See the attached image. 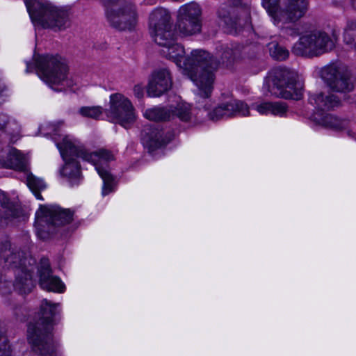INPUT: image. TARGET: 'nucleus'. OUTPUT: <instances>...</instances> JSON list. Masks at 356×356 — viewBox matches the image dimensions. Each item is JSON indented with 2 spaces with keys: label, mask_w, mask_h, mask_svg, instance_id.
Instances as JSON below:
<instances>
[{
  "label": "nucleus",
  "mask_w": 356,
  "mask_h": 356,
  "mask_svg": "<svg viewBox=\"0 0 356 356\" xmlns=\"http://www.w3.org/2000/svg\"><path fill=\"white\" fill-rule=\"evenodd\" d=\"M343 39L345 44L356 50V19H349L343 29Z\"/></svg>",
  "instance_id": "bb28decb"
},
{
  "label": "nucleus",
  "mask_w": 356,
  "mask_h": 356,
  "mask_svg": "<svg viewBox=\"0 0 356 356\" xmlns=\"http://www.w3.org/2000/svg\"><path fill=\"white\" fill-rule=\"evenodd\" d=\"M85 118H90L95 120L104 119L102 114L106 115L108 120L113 123L119 124L127 128L132 124L136 120L134 113H81Z\"/></svg>",
  "instance_id": "a211bd4d"
},
{
  "label": "nucleus",
  "mask_w": 356,
  "mask_h": 356,
  "mask_svg": "<svg viewBox=\"0 0 356 356\" xmlns=\"http://www.w3.org/2000/svg\"><path fill=\"white\" fill-rule=\"evenodd\" d=\"M37 229H38V235H40V237H44L42 234L40 233V228L39 227H37Z\"/></svg>",
  "instance_id": "a19ab883"
},
{
  "label": "nucleus",
  "mask_w": 356,
  "mask_h": 356,
  "mask_svg": "<svg viewBox=\"0 0 356 356\" xmlns=\"http://www.w3.org/2000/svg\"><path fill=\"white\" fill-rule=\"evenodd\" d=\"M280 113V114H281V115L282 116V115H284V114L285 113L282 112V113Z\"/></svg>",
  "instance_id": "37998d69"
},
{
  "label": "nucleus",
  "mask_w": 356,
  "mask_h": 356,
  "mask_svg": "<svg viewBox=\"0 0 356 356\" xmlns=\"http://www.w3.org/2000/svg\"><path fill=\"white\" fill-rule=\"evenodd\" d=\"M0 168L27 171L29 158L15 148H8L0 158Z\"/></svg>",
  "instance_id": "dca6fc26"
},
{
  "label": "nucleus",
  "mask_w": 356,
  "mask_h": 356,
  "mask_svg": "<svg viewBox=\"0 0 356 356\" xmlns=\"http://www.w3.org/2000/svg\"><path fill=\"white\" fill-rule=\"evenodd\" d=\"M56 146L65 161L60 174L67 177L71 184H77L81 179L80 165L76 158H81L92 163L102 179V195H106L113 191V176L104 167L108 162L115 159L112 152L103 148L90 152L78 139L70 135L64 136L60 143H56Z\"/></svg>",
  "instance_id": "f257e3e1"
},
{
  "label": "nucleus",
  "mask_w": 356,
  "mask_h": 356,
  "mask_svg": "<svg viewBox=\"0 0 356 356\" xmlns=\"http://www.w3.org/2000/svg\"><path fill=\"white\" fill-rule=\"evenodd\" d=\"M0 356H11V350L8 345V339L0 331Z\"/></svg>",
  "instance_id": "7c9ffc66"
},
{
  "label": "nucleus",
  "mask_w": 356,
  "mask_h": 356,
  "mask_svg": "<svg viewBox=\"0 0 356 356\" xmlns=\"http://www.w3.org/2000/svg\"><path fill=\"white\" fill-rule=\"evenodd\" d=\"M218 16L224 22L225 24H232V20L229 17V11L228 10L227 6H222L218 9Z\"/></svg>",
  "instance_id": "473e14b6"
},
{
  "label": "nucleus",
  "mask_w": 356,
  "mask_h": 356,
  "mask_svg": "<svg viewBox=\"0 0 356 356\" xmlns=\"http://www.w3.org/2000/svg\"><path fill=\"white\" fill-rule=\"evenodd\" d=\"M40 285L41 288L49 291L63 293L65 286L61 280L51 274L49 268H44L40 270Z\"/></svg>",
  "instance_id": "412c9836"
},
{
  "label": "nucleus",
  "mask_w": 356,
  "mask_h": 356,
  "mask_svg": "<svg viewBox=\"0 0 356 356\" xmlns=\"http://www.w3.org/2000/svg\"><path fill=\"white\" fill-rule=\"evenodd\" d=\"M233 56H234L233 51L230 49H227L222 54V56L221 58L222 63H225L230 62L233 59Z\"/></svg>",
  "instance_id": "f704fd0d"
},
{
  "label": "nucleus",
  "mask_w": 356,
  "mask_h": 356,
  "mask_svg": "<svg viewBox=\"0 0 356 356\" xmlns=\"http://www.w3.org/2000/svg\"><path fill=\"white\" fill-rule=\"evenodd\" d=\"M179 31L186 35H191L200 32L202 29V19H178Z\"/></svg>",
  "instance_id": "a878e982"
},
{
  "label": "nucleus",
  "mask_w": 356,
  "mask_h": 356,
  "mask_svg": "<svg viewBox=\"0 0 356 356\" xmlns=\"http://www.w3.org/2000/svg\"><path fill=\"white\" fill-rule=\"evenodd\" d=\"M320 75L327 86L334 92L348 93L355 88L352 73L347 66L341 63H332L324 66Z\"/></svg>",
  "instance_id": "0eeeda50"
},
{
  "label": "nucleus",
  "mask_w": 356,
  "mask_h": 356,
  "mask_svg": "<svg viewBox=\"0 0 356 356\" xmlns=\"http://www.w3.org/2000/svg\"><path fill=\"white\" fill-rule=\"evenodd\" d=\"M33 22L54 31L65 30L70 25L71 10L38 0H24Z\"/></svg>",
  "instance_id": "20e7f679"
},
{
  "label": "nucleus",
  "mask_w": 356,
  "mask_h": 356,
  "mask_svg": "<svg viewBox=\"0 0 356 356\" xmlns=\"http://www.w3.org/2000/svg\"><path fill=\"white\" fill-rule=\"evenodd\" d=\"M37 226L43 223L54 225H63L70 222L72 213L68 209H63L58 206H42L35 213Z\"/></svg>",
  "instance_id": "4468645a"
},
{
  "label": "nucleus",
  "mask_w": 356,
  "mask_h": 356,
  "mask_svg": "<svg viewBox=\"0 0 356 356\" xmlns=\"http://www.w3.org/2000/svg\"><path fill=\"white\" fill-rule=\"evenodd\" d=\"M29 65L27 64L26 72H29Z\"/></svg>",
  "instance_id": "79ce46f5"
},
{
  "label": "nucleus",
  "mask_w": 356,
  "mask_h": 356,
  "mask_svg": "<svg viewBox=\"0 0 356 356\" xmlns=\"http://www.w3.org/2000/svg\"><path fill=\"white\" fill-rule=\"evenodd\" d=\"M280 0H263V7L266 10L268 15L271 17L272 21L274 23V16L278 14L280 10L279 3Z\"/></svg>",
  "instance_id": "c756f323"
},
{
  "label": "nucleus",
  "mask_w": 356,
  "mask_h": 356,
  "mask_svg": "<svg viewBox=\"0 0 356 356\" xmlns=\"http://www.w3.org/2000/svg\"><path fill=\"white\" fill-rule=\"evenodd\" d=\"M282 10L274 16V24L284 29L287 35L296 36L298 30L294 23L302 17L307 11V0H286Z\"/></svg>",
  "instance_id": "1a4fd4ad"
},
{
  "label": "nucleus",
  "mask_w": 356,
  "mask_h": 356,
  "mask_svg": "<svg viewBox=\"0 0 356 356\" xmlns=\"http://www.w3.org/2000/svg\"><path fill=\"white\" fill-rule=\"evenodd\" d=\"M243 116H248V115H245V113H243Z\"/></svg>",
  "instance_id": "c03bdc74"
},
{
  "label": "nucleus",
  "mask_w": 356,
  "mask_h": 356,
  "mask_svg": "<svg viewBox=\"0 0 356 356\" xmlns=\"http://www.w3.org/2000/svg\"><path fill=\"white\" fill-rule=\"evenodd\" d=\"M202 19V10L195 3H190L180 7L178 11V19Z\"/></svg>",
  "instance_id": "393cba45"
},
{
  "label": "nucleus",
  "mask_w": 356,
  "mask_h": 356,
  "mask_svg": "<svg viewBox=\"0 0 356 356\" xmlns=\"http://www.w3.org/2000/svg\"><path fill=\"white\" fill-rule=\"evenodd\" d=\"M111 111H134V106L130 99L120 92L113 93L109 97Z\"/></svg>",
  "instance_id": "b1692460"
},
{
  "label": "nucleus",
  "mask_w": 356,
  "mask_h": 356,
  "mask_svg": "<svg viewBox=\"0 0 356 356\" xmlns=\"http://www.w3.org/2000/svg\"><path fill=\"white\" fill-rule=\"evenodd\" d=\"M106 17L112 27L120 31H131L136 27L138 15L133 3L120 0L107 10Z\"/></svg>",
  "instance_id": "9d476101"
},
{
  "label": "nucleus",
  "mask_w": 356,
  "mask_h": 356,
  "mask_svg": "<svg viewBox=\"0 0 356 356\" xmlns=\"http://www.w3.org/2000/svg\"><path fill=\"white\" fill-rule=\"evenodd\" d=\"M101 109V106H83L79 111H99Z\"/></svg>",
  "instance_id": "4c0bfd02"
},
{
  "label": "nucleus",
  "mask_w": 356,
  "mask_h": 356,
  "mask_svg": "<svg viewBox=\"0 0 356 356\" xmlns=\"http://www.w3.org/2000/svg\"><path fill=\"white\" fill-rule=\"evenodd\" d=\"M339 32L332 30V35L321 30H314L302 35L292 48L297 56H319L332 51L338 40Z\"/></svg>",
  "instance_id": "423d86ee"
},
{
  "label": "nucleus",
  "mask_w": 356,
  "mask_h": 356,
  "mask_svg": "<svg viewBox=\"0 0 356 356\" xmlns=\"http://www.w3.org/2000/svg\"><path fill=\"white\" fill-rule=\"evenodd\" d=\"M269 79L280 90L282 97L298 100L302 97L303 83L296 72L285 67H276L271 70Z\"/></svg>",
  "instance_id": "6e6552de"
},
{
  "label": "nucleus",
  "mask_w": 356,
  "mask_h": 356,
  "mask_svg": "<svg viewBox=\"0 0 356 356\" xmlns=\"http://www.w3.org/2000/svg\"><path fill=\"white\" fill-rule=\"evenodd\" d=\"M24 172L26 176L27 186L34 193L35 197L38 199L42 200V197L38 191L45 188V183L42 179L35 177L32 173L29 172V169Z\"/></svg>",
  "instance_id": "cd10ccee"
},
{
  "label": "nucleus",
  "mask_w": 356,
  "mask_h": 356,
  "mask_svg": "<svg viewBox=\"0 0 356 356\" xmlns=\"http://www.w3.org/2000/svg\"><path fill=\"white\" fill-rule=\"evenodd\" d=\"M232 1H236V2H238V1H239L240 0H232Z\"/></svg>",
  "instance_id": "a18cd8bd"
},
{
  "label": "nucleus",
  "mask_w": 356,
  "mask_h": 356,
  "mask_svg": "<svg viewBox=\"0 0 356 356\" xmlns=\"http://www.w3.org/2000/svg\"><path fill=\"white\" fill-rule=\"evenodd\" d=\"M218 108L223 111H246L250 109L257 111H286L288 106L285 102L280 100L255 103L250 107L246 103L229 97L219 104Z\"/></svg>",
  "instance_id": "ddd939ff"
},
{
  "label": "nucleus",
  "mask_w": 356,
  "mask_h": 356,
  "mask_svg": "<svg viewBox=\"0 0 356 356\" xmlns=\"http://www.w3.org/2000/svg\"><path fill=\"white\" fill-rule=\"evenodd\" d=\"M59 307L58 303L43 300L40 305L38 321L29 325L28 341L33 350L41 356H60L58 344L51 334L53 317Z\"/></svg>",
  "instance_id": "7ed1b4c3"
},
{
  "label": "nucleus",
  "mask_w": 356,
  "mask_h": 356,
  "mask_svg": "<svg viewBox=\"0 0 356 356\" xmlns=\"http://www.w3.org/2000/svg\"><path fill=\"white\" fill-rule=\"evenodd\" d=\"M170 19V14L165 8H156L151 13L149 19V33L156 44H168L172 42L170 35L173 32Z\"/></svg>",
  "instance_id": "f8f14e48"
},
{
  "label": "nucleus",
  "mask_w": 356,
  "mask_h": 356,
  "mask_svg": "<svg viewBox=\"0 0 356 356\" xmlns=\"http://www.w3.org/2000/svg\"><path fill=\"white\" fill-rule=\"evenodd\" d=\"M7 88L5 84L0 81V104L5 101V97L6 94Z\"/></svg>",
  "instance_id": "c9c22d12"
},
{
  "label": "nucleus",
  "mask_w": 356,
  "mask_h": 356,
  "mask_svg": "<svg viewBox=\"0 0 356 356\" xmlns=\"http://www.w3.org/2000/svg\"><path fill=\"white\" fill-rule=\"evenodd\" d=\"M172 81L170 71L166 68L156 69L151 74L147 88L148 96L160 97L172 87Z\"/></svg>",
  "instance_id": "2eb2a0df"
},
{
  "label": "nucleus",
  "mask_w": 356,
  "mask_h": 356,
  "mask_svg": "<svg viewBox=\"0 0 356 356\" xmlns=\"http://www.w3.org/2000/svg\"><path fill=\"white\" fill-rule=\"evenodd\" d=\"M177 105L173 106L170 111H188L191 110L192 106L185 102H183L179 97L177 98Z\"/></svg>",
  "instance_id": "72a5a7b5"
},
{
  "label": "nucleus",
  "mask_w": 356,
  "mask_h": 356,
  "mask_svg": "<svg viewBox=\"0 0 356 356\" xmlns=\"http://www.w3.org/2000/svg\"><path fill=\"white\" fill-rule=\"evenodd\" d=\"M24 252L17 251L14 252L11 250V245L9 241H5L0 247V257L8 263L9 266L15 268H22V273L24 277H20L19 275L16 279L15 288L22 293H29L34 286L32 276L29 270H24L26 258Z\"/></svg>",
  "instance_id": "9b49d317"
},
{
  "label": "nucleus",
  "mask_w": 356,
  "mask_h": 356,
  "mask_svg": "<svg viewBox=\"0 0 356 356\" xmlns=\"http://www.w3.org/2000/svg\"><path fill=\"white\" fill-rule=\"evenodd\" d=\"M270 56L277 60H284L289 56V51L275 41L268 44Z\"/></svg>",
  "instance_id": "c85d7f7f"
},
{
  "label": "nucleus",
  "mask_w": 356,
  "mask_h": 356,
  "mask_svg": "<svg viewBox=\"0 0 356 356\" xmlns=\"http://www.w3.org/2000/svg\"><path fill=\"white\" fill-rule=\"evenodd\" d=\"M170 39L172 42L168 44H159L163 48L162 54L175 63L181 73L198 87L202 97H208L214 80L213 72L218 66L219 62L202 49H194L185 57L184 49L175 42L174 33L170 35Z\"/></svg>",
  "instance_id": "f03ea898"
},
{
  "label": "nucleus",
  "mask_w": 356,
  "mask_h": 356,
  "mask_svg": "<svg viewBox=\"0 0 356 356\" xmlns=\"http://www.w3.org/2000/svg\"><path fill=\"white\" fill-rule=\"evenodd\" d=\"M307 118L317 124L341 129L345 125V121L338 118L332 113H307Z\"/></svg>",
  "instance_id": "aec40b11"
},
{
  "label": "nucleus",
  "mask_w": 356,
  "mask_h": 356,
  "mask_svg": "<svg viewBox=\"0 0 356 356\" xmlns=\"http://www.w3.org/2000/svg\"><path fill=\"white\" fill-rule=\"evenodd\" d=\"M309 102L320 111H329L330 110L340 109L342 102L334 94L325 95L322 92L311 95Z\"/></svg>",
  "instance_id": "f3484780"
},
{
  "label": "nucleus",
  "mask_w": 356,
  "mask_h": 356,
  "mask_svg": "<svg viewBox=\"0 0 356 356\" xmlns=\"http://www.w3.org/2000/svg\"><path fill=\"white\" fill-rule=\"evenodd\" d=\"M134 94L137 98L143 97L144 95L143 88L140 85H136L134 88Z\"/></svg>",
  "instance_id": "e433bc0d"
},
{
  "label": "nucleus",
  "mask_w": 356,
  "mask_h": 356,
  "mask_svg": "<svg viewBox=\"0 0 356 356\" xmlns=\"http://www.w3.org/2000/svg\"><path fill=\"white\" fill-rule=\"evenodd\" d=\"M19 213L17 206L10 202L5 193L0 191V221L3 219L7 222V220L18 217Z\"/></svg>",
  "instance_id": "5701e85b"
},
{
  "label": "nucleus",
  "mask_w": 356,
  "mask_h": 356,
  "mask_svg": "<svg viewBox=\"0 0 356 356\" xmlns=\"http://www.w3.org/2000/svg\"><path fill=\"white\" fill-rule=\"evenodd\" d=\"M352 7L356 10V0H351Z\"/></svg>",
  "instance_id": "ea45409f"
},
{
  "label": "nucleus",
  "mask_w": 356,
  "mask_h": 356,
  "mask_svg": "<svg viewBox=\"0 0 356 356\" xmlns=\"http://www.w3.org/2000/svg\"><path fill=\"white\" fill-rule=\"evenodd\" d=\"M171 139V134L164 135L163 131L157 128L150 127L143 131V140L152 149L166 145Z\"/></svg>",
  "instance_id": "6ab92c4d"
},
{
  "label": "nucleus",
  "mask_w": 356,
  "mask_h": 356,
  "mask_svg": "<svg viewBox=\"0 0 356 356\" xmlns=\"http://www.w3.org/2000/svg\"><path fill=\"white\" fill-rule=\"evenodd\" d=\"M36 72L39 77L56 91L71 87L65 60L58 56L41 55L35 58Z\"/></svg>",
  "instance_id": "39448f33"
},
{
  "label": "nucleus",
  "mask_w": 356,
  "mask_h": 356,
  "mask_svg": "<svg viewBox=\"0 0 356 356\" xmlns=\"http://www.w3.org/2000/svg\"><path fill=\"white\" fill-rule=\"evenodd\" d=\"M156 0H145V3L147 5H153L156 3Z\"/></svg>",
  "instance_id": "58836bf2"
},
{
  "label": "nucleus",
  "mask_w": 356,
  "mask_h": 356,
  "mask_svg": "<svg viewBox=\"0 0 356 356\" xmlns=\"http://www.w3.org/2000/svg\"><path fill=\"white\" fill-rule=\"evenodd\" d=\"M144 117L150 121L154 122L167 121L171 118H177L183 122L196 123L195 120H193L192 113H144Z\"/></svg>",
  "instance_id": "4be33fe9"
},
{
  "label": "nucleus",
  "mask_w": 356,
  "mask_h": 356,
  "mask_svg": "<svg viewBox=\"0 0 356 356\" xmlns=\"http://www.w3.org/2000/svg\"><path fill=\"white\" fill-rule=\"evenodd\" d=\"M236 113H208L209 119L213 122H217L221 120L232 118L236 116Z\"/></svg>",
  "instance_id": "2f4dec72"
}]
</instances>
